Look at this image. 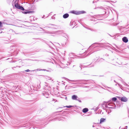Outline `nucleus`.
Listing matches in <instances>:
<instances>
[{
	"label": "nucleus",
	"instance_id": "f257e3e1",
	"mask_svg": "<svg viewBox=\"0 0 129 129\" xmlns=\"http://www.w3.org/2000/svg\"><path fill=\"white\" fill-rule=\"evenodd\" d=\"M105 105V107L108 108H113L116 107L114 103H108V104H106Z\"/></svg>",
	"mask_w": 129,
	"mask_h": 129
},
{
	"label": "nucleus",
	"instance_id": "f03ea898",
	"mask_svg": "<svg viewBox=\"0 0 129 129\" xmlns=\"http://www.w3.org/2000/svg\"><path fill=\"white\" fill-rule=\"evenodd\" d=\"M62 30H58L56 31H53L50 33V34L51 36H55L56 35L58 34L59 33L62 32Z\"/></svg>",
	"mask_w": 129,
	"mask_h": 129
},
{
	"label": "nucleus",
	"instance_id": "7ed1b4c3",
	"mask_svg": "<svg viewBox=\"0 0 129 129\" xmlns=\"http://www.w3.org/2000/svg\"><path fill=\"white\" fill-rule=\"evenodd\" d=\"M71 13L76 15H79L81 14L85 13V12L84 11H71Z\"/></svg>",
	"mask_w": 129,
	"mask_h": 129
},
{
	"label": "nucleus",
	"instance_id": "20e7f679",
	"mask_svg": "<svg viewBox=\"0 0 129 129\" xmlns=\"http://www.w3.org/2000/svg\"><path fill=\"white\" fill-rule=\"evenodd\" d=\"M15 7L17 8L22 10H24V8L22 6H20L18 3H16L15 4Z\"/></svg>",
	"mask_w": 129,
	"mask_h": 129
},
{
	"label": "nucleus",
	"instance_id": "39448f33",
	"mask_svg": "<svg viewBox=\"0 0 129 129\" xmlns=\"http://www.w3.org/2000/svg\"><path fill=\"white\" fill-rule=\"evenodd\" d=\"M72 99L73 100L77 101L81 103V101L79 100V99L77 95H73L72 96Z\"/></svg>",
	"mask_w": 129,
	"mask_h": 129
},
{
	"label": "nucleus",
	"instance_id": "423d86ee",
	"mask_svg": "<svg viewBox=\"0 0 129 129\" xmlns=\"http://www.w3.org/2000/svg\"><path fill=\"white\" fill-rule=\"evenodd\" d=\"M120 100L122 101L126 102L127 101V99L126 97H123L121 98Z\"/></svg>",
	"mask_w": 129,
	"mask_h": 129
},
{
	"label": "nucleus",
	"instance_id": "0eeeda50",
	"mask_svg": "<svg viewBox=\"0 0 129 129\" xmlns=\"http://www.w3.org/2000/svg\"><path fill=\"white\" fill-rule=\"evenodd\" d=\"M122 40L123 42L125 43L127 42L128 41V39L126 37H124L122 39Z\"/></svg>",
	"mask_w": 129,
	"mask_h": 129
},
{
	"label": "nucleus",
	"instance_id": "6e6552de",
	"mask_svg": "<svg viewBox=\"0 0 129 129\" xmlns=\"http://www.w3.org/2000/svg\"><path fill=\"white\" fill-rule=\"evenodd\" d=\"M57 27L56 25L52 24H50L49 26V27L53 28H56Z\"/></svg>",
	"mask_w": 129,
	"mask_h": 129
},
{
	"label": "nucleus",
	"instance_id": "1a4fd4ad",
	"mask_svg": "<svg viewBox=\"0 0 129 129\" xmlns=\"http://www.w3.org/2000/svg\"><path fill=\"white\" fill-rule=\"evenodd\" d=\"M88 111V109L87 108L83 109L82 110V112L84 113H86Z\"/></svg>",
	"mask_w": 129,
	"mask_h": 129
},
{
	"label": "nucleus",
	"instance_id": "9d476101",
	"mask_svg": "<svg viewBox=\"0 0 129 129\" xmlns=\"http://www.w3.org/2000/svg\"><path fill=\"white\" fill-rule=\"evenodd\" d=\"M69 16V14H68L66 13L64 14L63 15V17L64 18H67Z\"/></svg>",
	"mask_w": 129,
	"mask_h": 129
},
{
	"label": "nucleus",
	"instance_id": "9b49d317",
	"mask_svg": "<svg viewBox=\"0 0 129 129\" xmlns=\"http://www.w3.org/2000/svg\"><path fill=\"white\" fill-rule=\"evenodd\" d=\"M43 95H44L46 98H48L49 95L48 94L46 93L45 92L43 93Z\"/></svg>",
	"mask_w": 129,
	"mask_h": 129
},
{
	"label": "nucleus",
	"instance_id": "f8f14e48",
	"mask_svg": "<svg viewBox=\"0 0 129 129\" xmlns=\"http://www.w3.org/2000/svg\"><path fill=\"white\" fill-rule=\"evenodd\" d=\"M105 120V119L103 118H101L100 120V123L104 122Z\"/></svg>",
	"mask_w": 129,
	"mask_h": 129
},
{
	"label": "nucleus",
	"instance_id": "ddd939ff",
	"mask_svg": "<svg viewBox=\"0 0 129 129\" xmlns=\"http://www.w3.org/2000/svg\"><path fill=\"white\" fill-rule=\"evenodd\" d=\"M73 107V106H64V107H66L68 108H70L71 107Z\"/></svg>",
	"mask_w": 129,
	"mask_h": 129
},
{
	"label": "nucleus",
	"instance_id": "4468645a",
	"mask_svg": "<svg viewBox=\"0 0 129 129\" xmlns=\"http://www.w3.org/2000/svg\"><path fill=\"white\" fill-rule=\"evenodd\" d=\"M117 99V98L115 97L113 98L112 99V100L114 101H116Z\"/></svg>",
	"mask_w": 129,
	"mask_h": 129
},
{
	"label": "nucleus",
	"instance_id": "2eb2a0df",
	"mask_svg": "<svg viewBox=\"0 0 129 129\" xmlns=\"http://www.w3.org/2000/svg\"><path fill=\"white\" fill-rule=\"evenodd\" d=\"M30 71L29 70V69H27L26 70H25V71L26 72H29Z\"/></svg>",
	"mask_w": 129,
	"mask_h": 129
},
{
	"label": "nucleus",
	"instance_id": "dca6fc26",
	"mask_svg": "<svg viewBox=\"0 0 129 129\" xmlns=\"http://www.w3.org/2000/svg\"><path fill=\"white\" fill-rule=\"evenodd\" d=\"M118 85H119V86L120 88H121V85H120L118 83Z\"/></svg>",
	"mask_w": 129,
	"mask_h": 129
},
{
	"label": "nucleus",
	"instance_id": "f3484780",
	"mask_svg": "<svg viewBox=\"0 0 129 129\" xmlns=\"http://www.w3.org/2000/svg\"><path fill=\"white\" fill-rule=\"evenodd\" d=\"M2 24V23L0 21V27L1 26Z\"/></svg>",
	"mask_w": 129,
	"mask_h": 129
},
{
	"label": "nucleus",
	"instance_id": "a211bd4d",
	"mask_svg": "<svg viewBox=\"0 0 129 129\" xmlns=\"http://www.w3.org/2000/svg\"><path fill=\"white\" fill-rule=\"evenodd\" d=\"M41 70H43V71H45V70H46V69H41Z\"/></svg>",
	"mask_w": 129,
	"mask_h": 129
},
{
	"label": "nucleus",
	"instance_id": "6ab92c4d",
	"mask_svg": "<svg viewBox=\"0 0 129 129\" xmlns=\"http://www.w3.org/2000/svg\"><path fill=\"white\" fill-rule=\"evenodd\" d=\"M37 71H41V70H39L38 69H37Z\"/></svg>",
	"mask_w": 129,
	"mask_h": 129
},
{
	"label": "nucleus",
	"instance_id": "aec40b11",
	"mask_svg": "<svg viewBox=\"0 0 129 129\" xmlns=\"http://www.w3.org/2000/svg\"><path fill=\"white\" fill-rule=\"evenodd\" d=\"M51 78L49 77V78H48V79H49V80H51Z\"/></svg>",
	"mask_w": 129,
	"mask_h": 129
},
{
	"label": "nucleus",
	"instance_id": "412c9836",
	"mask_svg": "<svg viewBox=\"0 0 129 129\" xmlns=\"http://www.w3.org/2000/svg\"><path fill=\"white\" fill-rule=\"evenodd\" d=\"M27 12H24V14H26L27 13Z\"/></svg>",
	"mask_w": 129,
	"mask_h": 129
},
{
	"label": "nucleus",
	"instance_id": "4be33fe9",
	"mask_svg": "<svg viewBox=\"0 0 129 129\" xmlns=\"http://www.w3.org/2000/svg\"><path fill=\"white\" fill-rule=\"evenodd\" d=\"M80 67L81 68L82 67H83V66H82L81 65H80Z\"/></svg>",
	"mask_w": 129,
	"mask_h": 129
},
{
	"label": "nucleus",
	"instance_id": "5701e85b",
	"mask_svg": "<svg viewBox=\"0 0 129 129\" xmlns=\"http://www.w3.org/2000/svg\"><path fill=\"white\" fill-rule=\"evenodd\" d=\"M35 70H33V71H35Z\"/></svg>",
	"mask_w": 129,
	"mask_h": 129
},
{
	"label": "nucleus",
	"instance_id": "b1692460",
	"mask_svg": "<svg viewBox=\"0 0 129 129\" xmlns=\"http://www.w3.org/2000/svg\"><path fill=\"white\" fill-rule=\"evenodd\" d=\"M67 97H66V99H67Z\"/></svg>",
	"mask_w": 129,
	"mask_h": 129
},
{
	"label": "nucleus",
	"instance_id": "393cba45",
	"mask_svg": "<svg viewBox=\"0 0 129 129\" xmlns=\"http://www.w3.org/2000/svg\"><path fill=\"white\" fill-rule=\"evenodd\" d=\"M127 127V126H126V127Z\"/></svg>",
	"mask_w": 129,
	"mask_h": 129
},
{
	"label": "nucleus",
	"instance_id": "a878e982",
	"mask_svg": "<svg viewBox=\"0 0 129 129\" xmlns=\"http://www.w3.org/2000/svg\"><path fill=\"white\" fill-rule=\"evenodd\" d=\"M114 82H115V80H114Z\"/></svg>",
	"mask_w": 129,
	"mask_h": 129
}]
</instances>
